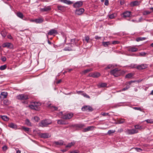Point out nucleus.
<instances>
[{
  "label": "nucleus",
  "instance_id": "nucleus-1",
  "mask_svg": "<svg viewBox=\"0 0 153 153\" xmlns=\"http://www.w3.org/2000/svg\"><path fill=\"white\" fill-rule=\"evenodd\" d=\"M110 73L111 75L117 77L122 74V71L120 70H119L118 68H116L111 70Z\"/></svg>",
  "mask_w": 153,
  "mask_h": 153
},
{
  "label": "nucleus",
  "instance_id": "nucleus-2",
  "mask_svg": "<svg viewBox=\"0 0 153 153\" xmlns=\"http://www.w3.org/2000/svg\"><path fill=\"white\" fill-rule=\"evenodd\" d=\"M52 123V121L50 119H46L43 120L39 123L40 126L42 127L47 126L48 125Z\"/></svg>",
  "mask_w": 153,
  "mask_h": 153
},
{
  "label": "nucleus",
  "instance_id": "nucleus-3",
  "mask_svg": "<svg viewBox=\"0 0 153 153\" xmlns=\"http://www.w3.org/2000/svg\"><path fill=\"white\" fill-rule=\"evenodd\" d=\"M41 103L39 102H34L29 105V107L31 109L36 110H39V107L41 106Z\"/></svg>",
  "mask_w": 153,
  "mask_h": 153
},
{
  "label": "nucleus",
  "instance_id": "nucleus-4",
  "mask_svg": "<svg viewBox=\"0 0 153 153\" xmlns=\"http://www.w3.org/2000/svg\"><path fill=\"white\" fill-rule=\"evenodd\" d=\"M17 98L19 100H25L28 98L27 95L22 94H19L17 96Z\"/></svg>",
  "mask_w": 153,
  "mask_h": 153
},
{
  "label": "nucleus",
  "instance_id": "nucleus-5",
  "mask_svg": "<svg viewBox=\"0 0 153 153\" xmlns=\"http://www.w3.org/2000/svg\"><path fill=\"white\" fill-rule=\"evenodd\" d=\"M74 44H69L68 46L65 47L64 48V50L65 51H72L74 50L75 49L74 48Z\"/></svg>",
  "mask_w": 153,
  "mask_h": 153
},
{
  "label": "nucleus",
  "instance_id": "nucleus-6",
  "mask_svg": "<svg viewBox=\"0 0 153 153\" xmlns=\"http://www.w3.org/2000/svg\"><path fill=\"white\" fill-rule=\"evenodd\" d=\"M126 132L127 134H132L137 133L138 132V130L134 129H128L126 130Z\"/></svg>",
  "mask_w": 153,
  "mask_h": 153
},
{
  "label": "nucleus",
  "instance_id": "nucleus-7",
  "mask_svg": "<svg viewBox=\"0 0 153 153\" xmlns=\"http://www.w3.org/2000/svg\"><path fill=\"white\" fill-rule=\"evenodd\" d=\"M83 3V2L82 1H77L74 3L73 7L75 8H79L82 6Z\"/></svg>",
  "mask_w": 153,
  "mask_h": 153
},
{
  "label": "nucleus",
  "instance_id": "nucleus-8",
  "mask_svg": "<svg viewBox=\"0 0 153 153\" xmlns=\"http://www.w3.org/2000/svg\"><path fill=\"white\" fill-rule=\"evenodd\" d=\"M2 46L3 48L6 47L10 49L13 48V45L12 44L9 42L4 43L2 45Z\"/></svg>",
  "mask_w": 153,
  "mask_h": 153
},
{
  "label": "nucleus",
  "instance_id": "nucleus-9",
  "mask_svg": "<svg viewBox=\"0 0 153 153\" xmlns=\"http://www.w3.org/2000/svg\"><path fill=\"white\" fill-rule=\"evenodd\" d=\"M73 114L72 113H68L63 115L62 118L65 120L69 119H71L73 117Z\"/></svg>",
  "mask_w": 153,
  "mask_h": 153
},
{
  "label": "nucleus",
  "instance_id": "nucleus-10",
  "mask_svg": "<svg viewBox=\"0 0 153 153\" xmlns=\"http://www.w3.org/2000/svg\"><path fill=\"white\" fill-rule=\"evenodd\" d=\"M100 76V74L98 72H95L89 74V76L94 78H97Z\"/></svg>",
  "mask_w": 153,
  "mask_h": 153
},
{
  "label": "nucleus",
  "instance_id": "nucleus-11",
  "mask_svg": "<svg viewBox=\"0 0 153 153\" xmlns=\"http://www.w3.org/2000/svg\"><path fill=\"white\" fill-rule=\"evenodd\" d=\"M148 65L146 64H142L137 66V68L139 70L144 69L148 67Z\"/></svg>",
  "mask_w": 153,
  "mask_h": 153
},
{
  "label": "nucleus",
  "instance_id": "nucleus-12",
  "mask_svg": "<svg viewBox=\"0 0 153 153\" xmlns=\"http://www.w3.org/2000/svg\"><path fill=\"white\" fill-rule=\"evenodd\" d=\"M85 11L84 9L83 8H81L76 9V10L75 13L78 15L82 14Z\"/></svg>",
  "mask_w": 153,
  "mask_h": 153
},
{
  "label": "nucleus",
  "instance_id": "nucleus-13",
  "mask_svg": "<svg viewBox=\"0 0 153 153\" xmlns=\"http://www.w3.org/2000/svg\"><path fill=\"white\" fill-rule=\"evenodd\" d=\"M82 110L83 111H93L92 108L89 106H84L82 108Z\"/></svg>",
  "mask_w": 153,
  "mask_h": 153
},
{
  "label": "nucleus",
  "instance_id": "nucleus-14",
  "mask_svg": "<svg viewBox=\"0 0 153 153\" xmlns=\"http://www.w3.org/2000/svg\"><path fill=\"white\" fill-rule=\"evenodd\" d=\"M95 127L94 126H90L84 128L82 130L83 132H87L89 131L93 130Z\"/></svg>",
  "mask_w": 153,
  "mask_h": 153
},
{
  "label": "nucleus",
  "instance_id": "nucleus-15",
  "mask_svg": "<svg viewBox=\"0 0 153 153\" xmlns=\"http://www.w3.org/2000/svg\"><path fill=\"white\" fill-rule=\"evenodd\" d=\"M58 33L56 30L55 29H52L50 30L48 33V35H52L55 34H57Z\"/></svg>",
  "mask_w": 153,
  "mask_h": 153
},
{
  "label": "nucleus",
  "instance_id": "nucleus-16",
  "mask_svg": "<svg viewBox=\"0 0 153 153\" xmlns=\"http://www.w3.org/2000/svg\"><path fill=\"white\" fill-rule=\"evenodd\" d=\"M51 9V8L50 6H48L47 7H45L44 8H41L40 10L42 12H47L50 10Z\"/></svg>",
  "mask_w": 153,
  "mask_h": 153
},
{
  "label": "nucleus",
  "instance_id": "nucleus-17",
  "mask_svg": "<svg viewBox=\"0 0 153 153\" xmlns=\"http://www.w3.org/2000/svg\"><path fill=\"white\" fill-rule=\"evenodd\" d=\"M64 142L63 140H59L57 141H55L54 143L56 145L61 146L63 145H65V144H64Z\"/></svg>",
  "mask_w": 153,
  "mask_h": 153
},
{
  "label": "nucleus",
  "instance_id": "nucleus-18",
  "mask_svg": "<svg viewBox=\"0 0 153 153\" xmlns=\"http://www.w3.org/2000/svg\"><path fill=\"white\" fill-rule=\"evenodd\" d=\"M140 3V2L137 1H135L131 2L130 3V5L131 7H134L139 5Z\"/></svg>",
  "mask_w": 153,
  "mask_h": 153
},
{
  "label": "nucleus",
  "instance_id": "nucleus-19",
  "mask_svg": "<svg viewBox=\"0 0 153 153\" xmlns=\"http://www.w3.org/2000/svg\"><path fill=\"white\" fill-rule=\"evenodd\" d=\"M138 50L137 48L135 46L130 47L128 48V51H131L132 52H135L137 51Z\"/></svg>",
  "mask_w": 153,
  "mask_h": 153
},
{
  "label": "nucleus",
  "instance_id": "nucleus-20",
  "mask_svg": "<svg viewBox=\"0 0 153 153\" xmlns=\"http://www.w3.org/2000/svg\"><path fill=\"white\" fill-rule=\"evenodd\" d=\"M59 1L68 5L71 4L73 3V2L69 0H59Z\"/></svg>",
  "mask_w": 153,
  "mask_h": 153
},
{
  "label": "nucleus",
  "instance_id": "nucleus-21",
  "mask_svg": "<svg viewBox=\"0 0 153 153\" xmlns=\"http://www.w3.org/2000/svg\"><path fill=\"white\" fill-rule=\"evenodd\" d=\"M57 7L59 10L62 12H64L66 10V7L65 6L59 5H58Z\"/></svg>",
  "mask_w": 153,
  "mask_h": 153
},
{
  "label": "nucleus",
  "instance_id": "nucleus-22",
  "mask_svg": "<svg viewBox=\"0 0 153 153\" xmlns=\"http://www.w3.org/2000/svg\"><path fill=\"white\" fill-rule=\"evenodd\" d=\"M74 126L78 129H81L85 126V125L83 124H77L75 125Z\"/></svg>",
  "mask_w": 153,
  "mask_h": 153
},
{
  "label": "nucleus",
  "instance_id": "nucleus-23",
  "mask_svg": "<svg viewBox=\"0 0 153 153\" xmlns=\"http://www.w3.org/2000/svg\"><path fill=\"white\" fill-rule=\"evenodd\" d=\"M123 17H129L131 15V12L127 11L123 13Z\"/></svg>",
  "mask_w": 153,
  "mask_h": 153
},
{
  "label": "nucleus",
  "instance_id": "nucleus-24",
  "mask_svg": "<svg viewBox=\"0 0 153 153\" xmlns=\"http://www.w3.org/2000/svg\"><path fill=\"white\" fill-rule=\"evenodd\" d=\"M8 126L13 129H16L17 128V125L12 123H9Z\"/></svg>",
  "mask_w": 153,
  "mask_h": 153
},
{
  "label": "nucleus",
  "instance_id": "nucleus-25",
  "mask_svg": "<svg viewBox=\"0 0 153 153\" xmlns=\"http://www.w3.org/2000/svg\"><path fill=\"white\" fill-rule=\"evenodd\" d=\"M41 137L45 138H48L50 137V135L48 133H42L41 134Z\"/></svg>",
  "mask_w": 153,
  "mask_h": 153
},
{
  "label": "nucleus",
  "instance_id": "nucleus-26",
  "mask_svg": "<svg viewBox=\"0 0 153 153\" xmlns=\"http://www.w3.org/2000/svg\"><path fill=\"white\" fill-rule=\"evenodd\" d=\"M57 122L58 124L60 125L66 124H67V123L65 121L62 119L58 120Z\"/></svg>",
  "mask_w": 153,
  "mask_h": 153
},
{
  "label": "nucleus",
  "instance_id": "nucleus-27",
  "mask_svg": "<svg viewBox=\"0 0 153 153\" xmlns=\"http://www.w3.org/2000/svg\"><path fill=\"white\" fill-rule=\"evenodd\" d=\"M0 117L4 121H7L9 120V118L6 115H0Z\"/></svg>",
  "mask_w": 153,
  "mask_h": 153
},
{
  "label": "nucleus",
  "instance_id": "nucleus-28",
  "mask_svg": "<svg viewBox=\"0 0 153 153\" xmlns=\"http://www.w3.org/2000/svg\"><path fill=\"white\" fill-rule=\"evenodd\" d=\"M75 142L74 141H73V142H72L71 143H69L66 146V148H70L72 146H73L75 144Z\"/></svg>",
  "mask_w": 153,
  "mask_h": 153
},
{
  "label": "nucleus",
  "instance_id": "nucleus-29",
  "mask_svg": "<svg viewBox=\"0 0 153 153\" xmlns=\"http://www.w3.org/2000/svg\"><path fill=\"white\" fill-rule=\"evenodd\" d=\"M78 41V40L76 39H71L70 40V42L71 43V44H74L75 45H76L77 42Z\"/></svg>",
  "mask_w": 153,
  "mask_h": 153
},
{
  "label": "nucleus",
  "instance_id": "nucleus-30",
  "mask_svg": "<svg viewBox=\"0 0 153 153\" xmlns=\"http://www.w3.org/2000/svg\"><path fill=\"white\" fill-rule=\"evenodd\" d=\"M16 15L19 17L21 19H23L24 16L23 14L21 12H19L16 13Z\"/></svg>",
  "mask_w": 153,
  "mask_h": 153
},
{
  "label": "nucleus",
  "instance_id": "nucleus-31",
  "mask_svg": "<svg viewBox=\"0 0 153 153\" xmlns=\"http://www.w3.org/2000/svg\"><path fill=\"white\" fill-rule=\"evenodd\" d=\"M42 18H38L35 19V23H41L43 22Z\"/></svg>",
  "mask_w": 153,
  "mask_h": 153
},
{
  "label": "nucleus",
  "instance_id": "nucleus-32",
  "mask_svg": "<svg viewBox=\"0 0 153 153\" xmlns=\"http://www.w3.org/2000/svg\"><path fill=\"white\" fill-rule=\"evenodd\" d=\"M48 107L50 108L51 109H52V110L56 111L58 109L57 107L51 105V104H50L48 105Z\"/></svg>",
  "mask_w": 153,
  "mask_h": 153
},
{
  "label": "nucleus",
  "instance_id": "nucleus-33",
  "mask_svg": "<svg viewBox=\"0 0 153 153\" xmlns=\"http://www.w3.org/2000/svg\"><path fill=\"white\" fill-rule=\"evenodd\" d=\"M102 44L104 47H107L109 45H111V43L110 42H103Z\"/></svg>",
  "mask_w": 153,
  "mask_h": 153
},
{
  "label": "nucleus",
  "instance_id": "nucleus-34",
  "mask_svg": "<svg viewBox=\"0 0 153 153\" xmlns=\"http://www.w3.org/2000/svg\"><path fill=\"white\" fill-rule=\"evenodd\" d=\"M22 128L27 133L30 131V128L26 127L24 126H22Z\"/></svg>",
  "mask_w": 153,
  "mask_h": 153
},
{
  "label": "nucleus",
  "instance_id": "nucleus-35",
  "mask_svg": "<svg viewBox=\"0 0 153 153\" xmlns=\"http://www.w3.org/2000/svg\"><path fill=\"white\" fill-rule=\"evenodd\" d=\"M25 124L29 126H32V124L28 119H26L25 121Z\"/></svg>",
  "mask_w": 153,
  "mask_h": 153
},
{
  "label": "nucleus",
  "instance_id": "nucleus-36",
  "mask_svg": "<svg viewBox=\"0 0 153 153\" xmlns=\"http://www.w3.org/2000/svg\"><path fill=\"white\" fill-rule=\"evenodd\" d=\"M1 95L3 97V98H5L7 95V93L6 92H3L1 93Z\"/></svg>",
  "mask_w": 153,
  "mask_h": 153
},
{
  "label": "nucleus",
  "instance_id": "nucleus-37",
  "mask_svg": "<svg viewBox=\"0 0 153 153\" xmlns=\"http://www.w3.org/2000/svg\"><path fill=\"white\" fill-rule=\"evenodd\" d=\"M85 39L87 43L90 42L91 41V39H90L88 36H86L85 37Z\"/></svg>",
  "mask_w": 153,
  "mask_h": 153
},
{
  "label": "nucleus",
  "instance_id": "nucleus-38",
  "mask_svg": "<svg viewBox=\"0 0 153 153\" xmlns=\"http://www.w3.org/2000/svg\"><path fill=\"white\" fill-rule=\"evenodd\" d=\"M125 120L124 119H119L117 120V123L118 124H122L123 123L125 122Z\"/></svg>",
  "mask_w": 153,
  "mask_h": 153
},
{
  "label": "nucleus",
  "instance_id": "nucleus-39",
  "mask_svg": "<svg viewBox=\"0 0 153 153\" xmlns=\"http://www.w3.org/2000/svg\"><path fill=\"white\" fill-rule=\"evenodd\" d=\"M1 34L3 37H4L7 35V32L5 30H4L1 32Z\"/></svg>",
  "mask_w": 153,
  "mask_h": 153
},
{
  "label": "nucleus",
  "instance_id": "nucleus-40",
  "mask_svg": "<svg viewBox=\"0 0 153 153\" xmlns=\"http://www.w3.org/2000/svg\"><path fill=\"white\" fill-rule=\"evenodd\" d=\"M133 75L134 74L133 73H129L126 75V78H130L132 77Z\"/></svg>",
  "mask_w": 153,
  "mask_h": 153
},
{
  "label": "nucleus",
  "instance_id": "nucleus-41",
  "mask_svg": "<svg viewBox=\"0 0 153 153\" xmlns=\"http://www.w3.org/2000/svg\"><path fill=\"white\" fill-rule=\"evenodd\" d=\"M148 54L145 52H141L139 53V56H145Z\"/></svg>",
  "mask_w": 153,
  "mask_h": 153
},
{
  "label": "nucleus",
  "instance_id": "nucleus-42",
  "mask_svg": "<svg viewBox=\"0 0 153 153\" xmlns=\"http://www.w3.org/2000/svg\"><path fill=\"white\" fill-rule=\"evenodd\" d=\"M93 70V69L92 68H90L86 69L84 71L83 73L84 74H86L90 71H91Z\"/></svg>",
  "mask_w": 153,
  "mask_h": 153
},
{
  "label": "nucleus",
  "instance_id": "nucleus-43",
  "mask_svg": "<svg viewBox=\"0 0 153 153\" xmlns=\"http://www.w3.org/2000/svg\"><path fill=\"white\" fill-rule=\"evenodd\" d=\"M151 13V12H150L149 11L146 10L143 12V15L146 16L150 14Z\"/></svg>",
  "mask_w": 153,
  "mask_h": 153
},
{
  "label": "nucleus",
  "instance_id": "nucleus-44",
  "mask_svg": "<svg viewBox=\"0 0 153 153\" xmlns=\"http://www.w3.org/2000/svg\"><path fill=\"white\" fill-rule=\"evenodd\" d=\"M7 68V66L6 65H4L0 67V70H4L6 69Z\"/></svg>",
  "mask_w": 153,
  "mask_h": 153
},
{
  "label": "nucleus",
  "instance_id": "nucleus-45",
  "mask_svg": "<svg viewBox=\"0 0 153 153\" xmlns=\"http://www.w3.org/2000/svg\"><path fill=\"white\" fill-rule=\"evenodd\" d=\"M145 121L146 122L148 123H153V120L152 119H148L146 120Z\"/></svg>",
  "mask_w": 153,
  "mask_h": 153
},
{
  "label": "nucleus",
  "instance_id": "nucleus-46",
  "mask_svg": "<svg viewBox=\"0 0 153 153\" xmlns=\"http://www.w3.org/2000/svg\"><path fill=\"white\" fill-rule=\"evenodd\" d=\"M115 132V130H109L107 133V134L109 135H110L111 134Z\"/></svg>",
  "mask_w": 153,
  "mask_h": 153
},
{
  "label": "nucleus",
  "instance_id": "nucleus-47",
  "mask_svg": "<svg viewBox=\"0 0 153 153\" xmlns=\"http://www.w3.org/2000/svg\"><path fill=\"white\" fill-rule=\"evenodd\" d=\"M116 16V15L115 13H112L109 16V18L110 19H113Z\"/></svg>",
  "mask_w": 153,
  "mask_h": 153
},
{
  "label": "nucleus",
  "instance_id": "nucleus-48",
  "mask_svg": "<svg viewBox=\"0 0 153 153\" xmlns=\"http://www.w3.org/2000/svg\"><path fill=\"white\" fill-rule=\"evenodd\" d=\"M4 104L6 105H8L10 103V101L7 100H4Z\"/></svg>",
  "mask_w": 153,
  "mask_h": 153
},
{
  "label": "nucleus",
  "instance_id": "nucleus-49",
  "mask_svg": "<svg viewBox=\"0 0 153 153\" xmlns=\"http://www.w3.org/2000/svg\"><path fill=\"white\" fill-rule=\"evenodd\" d=\"M107 84L105 83H102L100 85V87H104L107 86Z\"/></svg>",
  "mask_w": 153,
  "mask_h": 153
},
{
  "label": "nucleus",
  "instance_id": "nucleus-50",
  "mask_svg": "<svg viewBox=\"0 0 153 153\" xmlns=\"http://www.w3.org/2000/svg\"><path fill=\"white\" fill-rule=\"evenodd\" d=\"M82 95H83L84 97H86L87 98H90V97L85 93L83 92V93L82 94Z\"/></svg>",
  "mask_w": 153,
  "mask_h": 153
},
{
  "label": "nucleus",
  "instance_id": "nucleus-51",
  "mask_svg": "<svg viewBox=\"0 0 153 153\" xmlns=\"http://www.w3.org/2000/svg\"><path fill=\"white\" fill-rule=\"evenodd\" d=\"M113 67V65H112L109 64L105 68V69L106 70L107 69H110L111 68H112Z\"/></svg>",
  "mask_w": 153,
  "mask_h": 153
},
{
  "label": "nucleus",
  "instance_id": "nucleus-52",
  "mask_svg": "<svg viewBox=\"0 0 153 153\" xmlns=\"http://www.w3.org/2000/svg\"><path fill=\"white\" fill-rule=\"evenodd\" d=\"M134 127L135 128V129L137 130V129H141L142 128V127L141 126L139 125H136L134 126Z\"/></svg>",
  "mask_w": 153,
  "mask_h": 153
},
{
  "label": "nucleus",
  "instance_id": "nucleus-53",
  "mask_svg": "<svg viewBox=\"0 0 153 153\" xmlns=\"http://www.w3.org/2000/svg\"><path fill=\"white\" fill-rule=\"evenodd\" d=\"M145 39L144 38L142 37H139L136 39V40L137 42L140 41H142L144 40Z\"/></svg>",
  "mask_w": 153,
  "mask_h": 153
},
{
  "label": "nucleus",
  "instance_id": "nucleus-54",
  "mask_svg": "<svg viewBox=\"0 0 153 153\" xmlns=\"http://www.w3.org/2000/svg\"><path fill=\"white\" fill-rule=\"evenodd\" d=\"M130 86H129V85H127L126 86V87L125 88H123L122 90V91H126V90H127L129 88H130Z\"/></svg>",
  "mask_w": 153,
  "mask_h": 153
},
{
  "label": "nucleus",
  "instance_id": "nucleus-55",
  "mask_svg": "<svg viewBox=\"0 0 153 153\" xmlns=\"http://www.w3.org/2000/svg\"><path fill=\"white\" fill-rule=\"evenodd\" d=\"M133 108L135 110L142 111V108L140 107H134Z\"/></svg>",
  "mask_w": 153,
  "mask_h": 153
},
{
  "label": "nucleus",
  "instance_id": "nucleus-56",
  "mask_svg": "<svg viewBox=\"0 0 153 153\" xmlns=\"http://www.w3.org/2000/svg\"><path fill=\"white\" fill-rule=\"evenodd\" d=\"M70 153H80V152L77 150H73L71 151Z\"/></svg>",
  "mask_w": 153,
  "mask_h": 153
},
{
  "label": "nucleus",
  "instance_id": "nucleus-57",
  "mask_svg": "<svg viewBox=\"0 0 153 153\" xmlns=\"http://www.w3.org/2000/svg\"><path fill=\"white\" fill-rule=\"evenodd\" d=\"M120 43V42L118 41H114L112 42V44L113 45H115L116 44H118Z\"/></svg>",
  "mask_w": 153,
  "mask_h": 153
},
{
  "label": "nucleus",
  "instance_id": "nucleus-58",
  "mask_svg": "<svg viewBox=\"0 0 153 153\" xmlns=\"http://www.w3.org/2000/svg\"><path fill=\"white\" fill-rule=\"evenodd\" d=\"M1 60L3 62H5L6 60V58L5 56H2L1 58Z\"/></svg>",
  "mask_w": 153,
  "mask_h": 153
},
{
  "label": "nucleus",
  "instance_id": "nucleus-59",
  "mask_svg": "<svg viewBox=\"0 0 153 153\" xmlns=\"http://www.w3.org/2000/svg\"><path fill=\"white\" fill-rule=\"evenodd\" d=\"M136 151L138 152H141L142 151V149L140 148H135Z\"/></svg>",
  "mask_w": 153,
  "mask_h": 153
},
{
  "label": "nucleus",
  "instance_id": "nucleus-60",
  "mask_svg": "<svg viewBox=\"0 0 153 153\" xmlns=\"http://www.w3.org/2000/svg\"><path fill=\"white\" fill-rule=\"evenodd\" d=\"M104 4L106 6H108L109 4V1L108 0H105V1Z\"/></svg>",
  "mask_w": 153,
  "mask_h": 153
},
{
  "label": "nucleus",
  "instance_id": "nucleus-61",
  "mask_svg": "<svg viewBox=\"0 0 153 153\" xmlns=\"http://www.w3.org/2000/svg\"><path fill=\"white\" fill-rule=\"evenodd\" d=\"M101 114L103 116H106L109 115L108 113H105L104 112H102Z\"/></svg>",
  "mask_w": 153,
  "mask_h": 153
},
{
  "label": "nucleus",
  "instance_id": "nucleus-62",
  "mask_svg": "<svg viewBox=\"0 0 153 153\" xmlns=\"http://www.w3.org/2000/svg\"><path fill=\"white\" fill-rule=\"evenodd\" d=\"M137 66L136 65L134 64H131V67L132 68H137Z\"/></svg>",
  "mask_w": 153,
  "mask_h": 153
},
{
  "label": "nucleus",
  "instance_id": "nucleus-63",
  "mask_svg": "<svg viewBox=\"0 0 153 153\" xmlns=\"http://www.w3.org/2000/svg\"><path fill=\"white\" fill-rule=\"evenodd\" d=\"M34 120L36 121H38L39 120V117H38L37 116L34 117Z\"/></svg>",
  "mask_w": 153,
  "mask_h": 153
},
{
  "label": "nucleus",
  "instance_id": "nucleus-64",
  "mask_svg": "<svg viewBox=\"0 0 153 153\" xmlns=\"http://www.w3.org/2000/svg\"><path fill=\"white\" fill-rule=\"evenodd\" d=\"M2 149L3 150L5 151L7 149V147L6 146H4L2 147Z\"/></svg>",
  "mask_w": 153,
  "mask_h": 153
}]
</instances>
